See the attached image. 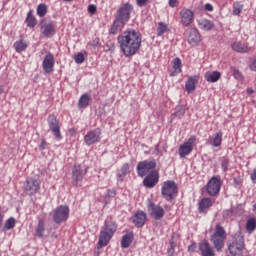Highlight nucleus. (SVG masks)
Wrapping results in <instances>:
<instances>
[{
	"label": "nucleus",
	"mask_w": 256,
	"mask_h": 256,
	"mask_svg": "<svg viewBox=\"0 0 256 256\" xmlns=\"http://www.w3.org/2000/svg\"><path fill=\"white\" fill-rule=\"evenodd\" d=\"M53 67H55V57L51 54V52L47 53L42 62V68L44 73H52Z\"/></svg>",
	"instance_id": "18"
},
{
	"label": "nucleus",
	"mask_w": 256,
	"mask_h": 256,
	"mask_svg": "<svg viewBox=\"0 0 256 256\" xmlns=\"http://www.w3.org/2000/svg\"><path fill=\"white\" fill-rule=\"evenodd\" d=\"M146 221H147V213H145L144 211H138L132 217V223L135 225V227H143Z\"/></svg>",
	"instance_id": "19"
},
{
	"label": "nucleus",
	"mask_w": 256,
	"mask_h": 256,
	"mask_svg": "<svg viewBox=\"0 0 256 256\" xmlns=\"http://www.w3.org/2000/svg\"><path fill=\"white\" fill-rule=\"evenodd\" d=\"M132 11H133V5L129 3L122 5L117 10L115 19L110 29V33L112 35H117V33H120V31H123V27H125V25H127L129 20L131 19Z\"/></svg>",
	"instance_id": "2"
},
{
	"label": "nucleus",
	"mask_w": 256,
	"mask_h": 256,
	"mask_svg": "<svg viewBox=\"0 0 256 256\" xmlns=\"http://www.w3.org/2000/svg\"><path fill=\"white\" fill-rule=\"evenodd\" d=\"M198 247L201 251L202 256H215V251H213V248H211V244H209L207 240L200 242Z\"/></svg>",
	"instance_id": "22"
},
{
	"label": "nucleus",
	"mask_w": 256,
	"mask_h": 256,
	"mask_svg": "<svg viewBox=\"0 0 256 256\" xmlns=\"http://www.w3.org/2000/svg\"><path fill=\"white\" fill-rule=\"evenodd\" d=\"M196 248L197 246L195 244H192L188 247V251H191L193 253V251H195Z\"/></svg>",
	"instance_id": "53"
},
{
	"label": "nucleus",
	"mask_w": 256,
	"mask_h": 256,
	"mask_svg": "<svg viewBox=\"0 0 256 256\" xmlns=\"http://www.w3.org/2000/svg\"><path fill=\"white\" fill-rule=\"evenodd\" d=\"M74 60H75V63H77L78 65H81V63L85 62V55L79 52L74 56Z\"/></svg>",
	"instance_id": "40"
},
{
	"label": "nucleus",
	"mask_w": 256,
	"mask_h": 256,
	"mask_svg": "<svg viewBox=\"0 0 256 256\" xmlns=\"http://www.w3.org/2000/svg\"><path fill=\"white\" fill-rule=\"evenodd\" d=\"M3 214L0 213V227L3 225Z\"/></svg>",
	"instance_id": "55"
},
{
	"label": "nucleus",
	"mask_w": 256,
	"mask_h": 256,
	"mask_svg": "<svg viewBox=\"0 0 256 256\" xmlns=\"http://www.w3.org/2000/svg\"><path fill=\"white\" fill-rule=\"evenodd\" d=\"M48 125L49 129L52 131L53 135L55 136V139L57 141H61V128L59 127V120L54 115H50L48 117Z\"/></svg>",
	"instance_id": "14"
},
{
	"label": "nucleus",
	"mask_w": 256,
	"mask_h": 256,
	"mask_svg": "<svg viewBox=\"0 0 256 256\" xmlns=\"http://www.w3.org/2000/svg\"><path fill=\"white\" fill-rule=\"evenodd\" d=\"M87 175V169H83L81 165H74L72 169V183L76 187H79L83 182V178Z\"/></svg>",
	"instance_id": "12"
},
{
	"label": "nucleus",
	"mask_w": 256,
	"mask_h": 256,
	"mask_svg": "<svg viewBox=\"0 0 256 256\" xmlns=\"http://www.w3.org/2000/svg\"><path fill=\"white\" fill-rule=\"evenodd\" d=\"M213 203L211 202V198H203L199 203V211L200 213H205L209 207H211Z\"/></svg>",
	"instance_id": "32"
},
{
	"label": "nucleus",
	"mask_w": 256,
	"mask_h": 256,
	"mask_svg": "<svg viewBox=\"0 0 256 256\" xmlns=\"http://www.w3.org/2000/svg\"><path fill=\"white\" fill-rule=\"evenodd\" d=\"M131 243H133V232L127 233L122 237V241H121L122 249L129 248L131 246Z\"/></svg>",
	"instance_id": "29"
},
{
	"label": "nucleus",
	"mask_w": 256,
	"mask_h": 256,
	"mask_svg": "<svg viewBox=\"0 0 256 256\" xmlns=\"http://www.w3.org/2000/svg\"><path fill=\"white\" fill-rule=\"evenodd\" d=\"M39 189H41V180L39 178H28L24 182L23 192L29 197L39 193Z\"/></svg>",
	"instance_id": "7"
},
{
	"label": "nucleus",
	"mask_w": 256,
	"mask_h": 256,
	"mask_svg": "<svg viewBox=\"0 0 256 256\" xmlns=\"http://www.w3.org/2000/svg\"><path fill=\"white\" fill-rule=\"evenodd\" d=\"M221 143H223V132H217L209 136L207 140V145L211 147H221Z\"/></svg>",
	"instance_id": "20"
},
{
	"label": "nucleus",
	"mask_w": 256,
	"mask_h": 256,
	"mask_svg": "<svg viewBox=\"0 0 256 256\" xmlns=\"http://www.w3.org/2000/svg\"><path fill=\"white\" fill-rule=\"evenodd\" d=\"M118 45L125 57H133L141 49L142 36L136 30L129 29L117 37Z\"/></svg>",
	"instance_id": "1"
},
{
	"label": "nucleus",
	"mask_w": 256,
	"mask_h": 256,
	"mask_svg": "<svg viewBox=\"0 0 256 256\" xmlns=\"http://www.w3.org/2000/svg\"><path fill=\"white\" fill-rule=\"evenodd\" d=\"M200 41L201 34H199V31L192 30L188 36V43H190V45H198Z\"/></svg>",
	"instance_id": "27"
},
{
	"label": "nucleus",
	"mask_w": 256,
	"mask_h": 256,
	"mask_svg": "<svg viewBox=\"0 0 256 256\" xmlns=\"http://www.w3.org/2000/svg\"><path fill=\"white\" fill-rule=\"evenodd\" d=\"M253 209H254V211L256 210V204L253 205Z\"/></svg>",
	"instance_id": "57"
},
{
	"label": "nucleus",
	"mask_w": 256,
	"mask_h": 256,
	"mask_svg": "<svg viewBox=\"0 0 256 256\" xmlns=\"http://www.w3.org/2000/svg\"><path fill=\"white\" fill-rule=\"evenodd\" d=\"M205 10L206 11H213V5H211L209 3L205 4Z\"/></svg>",
	"instance_id": "52"
},
{
	"label": "nucleus",
	"mask_w": 256,
	"mask_h": 256,
	"mask_svg": "<svg viewBox=\"0 0 256 256\" xmlns=\"http://www.w3.org/2000/svg\"><path fill=\"white\" fill-rule=\"evenodd\" d=\"M38 17H45L47 15V6L45 4H39L36 9Z\"/></svg>",
	"instance_id": "36"
},
{
	"label": "nucleus",
	"mask_w": 256,
	"mask_h": 256,
	"mask_svg": "<svg viewBox=\"0 0 256 256\" xmlns=\"http://www.w3.org/2000/svg\"><path fill=\"white\" fill-rule=\"evenodd\" d=\"M177 3H179V0H169L170 7H177Z\"/></svg>",
	"instance_id": "51"
},
{
	"label": "nucleus",
	"mask_w": 256,
	"mask_h": 256,
	"mask_svg": "<svg viewBox=\"0 0 256 256\" xmlns=\"http://www.w3.org/2000/svg\"><path fill=\"white\" fill-rule=\"evenodd\" d=\"M46 147H47V141H45V139H42V141L39 145L40 151H44V149H46Z\"/></svg>",
	"instance_id": "48"
},
{
	"label": "nucleus",
	"mask_w": 256,
	"mask_h": 256,
	"mask_svg": "<svg viewBox=\"0 0 256 256\" xmlns=\"http://www.w3.org/2000/svg\"><path fill=\"white\" fill-rule=\"evenodd\" d=\"M199 82V76H190L185 83V89L187 93H193L196 89V85Z\"/></svg>",
	"instance_id": "23"
},
{
	"label": "nucleus",
	"mask_w": 256,
	"mask_h": 256,
	"mask_svg": "<svg viewBox=\"0 0 256 256\" xmlns=\"http://www.w3.org/2000/svg\"><path fill=\"white\" fill-rule=\"evenodd\" d=\"M195 141V136H191L186 142L180 145L178 153L181 159H185L187 155H191L193 151V145H195Z\"/></svg>",
	"instance_id": "13"
},
{
	"label": "nucleus",
	"mask_w": 256,
	"mask_h": 256,
	"mask_svg": "<svg viewBox=\"0 0 256 256\" xmlns=\"http://www.w3.org/2000/svg\"><path fill=\"white\" fill-rule=\"evenodd\" d=\"M147 207L150 217L152 219H155V221H159L163 219V217H165V209H163V207H161L160 205H157L152 201H149Z\"/></svg>",
	"instance_id": "11"
},
{
	"label": "nucleus",
	"mask_w": 256,
	"mask_h": 256,
	"mask_svg": "<svg viewBox=\"0 0 256 256\" xmlns=\"http://www.w3.org/2000/svg\"><path fill=\"white\" fill-rule=\"evenodd\" d=\"M225 239H227V232L221 225H217L214 231V235L211 236V242L216 251L221 252L225 247Z\"/></svg>",
	"instance_id": "4"
},
{
	"label": "nucleus",
	"mask_w": 256,
	"mask_h": 256,
	"mask_svg": "<svg viewBox=\"0 0 256 256\" xmlns=\"http://www.w3.org/2000/svg\"><path fill=\"white\" fill-rule=\"evenodd\" d=\"M183 27H189L193 23L195 14L190 9L184 8L179 13Z\"/></svg>",
	"instance_id": "17"
},
{
	"label": "nucleus",
	"mask_w": 256,
	"mask_h": 256,
	"mask_svg": "<svg viewBox=\"0 0 256 256\" xmlns=\"http://www.w3.org/2000/svg\"><path fill=\"white\" fill-rule=\"evenodd\" d=\"M90 101H91V95L87 93L83 94L78 101L79 109H87V107H89Z\"/></svg>",
	"instance_id": "28"
},
{
	"label": "nucleus",
	"mask_w": 256,
	"mask_h": 256,
	"mask_svg": "<svg viewBox=\"0 0 256 256\" xmlns=\"http://www.w3.org/2000/svg\"><path fill=\"white\" fill-rule=\"evenodd\" d=\"M233 216V210L228 209L223 212V217H231Z\"/></svg>",
	"instance_id": "49"
},
{
	"label": "nucleus",
	"mask_w": 256,
	"mask_h": 256,
	"mask_svg": "<svg viewBox=\"0 0 256 256\" xmlns=\"http://www.w3.org/2000/svg\"><path fill=\"white\" fill-rule=\"evenodd\" d=\"M221 169L224 173H227V171H229V159L225 158L222 160Z\"/></svg>",
	"instance_id": "44"
},
{
	"label": "nucleus",
	"mask_w": 256,
	"mask_h": 256,
	"mask_svg": "<svg viewBox=\"0 0 256 256\" xmlns=\"http://www.w3.org/2000/svg\"><path fill=\"white\" fill-rule=\"evenodd\" d=\"M233 75H234L235 79H243V74H241V72L237 69L233 70Z\"/></svg>",
	"instance_id": "46"
},
{
	"label": "nucleus",
	"mask_w": 256,
	"mask_h": 256,
	"mask_svg": "<svg viewBox=\"0 0 256 256\" xmlns=\"http://www.w3.org/2000/svg\"><path fill=\"white\" fill-rule=\"evenodd\" d=\"M157 183H159V172L157 170H152L143 180L144 187L148 189H153Z\"/></svg>",
	"instance_id": "16"
},
{
	"label": "nucleus",
	"mask_w": 256,
	"mask_h": 256,
	"mask_svg": "<svg viewBox=\"0 0 256 256\" xmlns=\"http://www.w3.org/2000/svg\"><path fill=\"white\" fill-rule=\"evenodd\" d=\"M53 221L56 225H61L69 219V208L65 205H61L55 208L53 211Z\"/></svg>",
	"instance_id": "8"
},
{
	"label": "nucleus",
	"mask_w": 256,
	"mask_h": 256,
	"mask_svg": "<svg viewBox=\"0 0 256 256\" xmlns=\"http://www.w3.org/2000/svg\"><path fill=\"white\" fill-rule=\"evenodd\" d=\"M164 33H167V24L163 22L158 23V28H157V35L158 37H161Z\"/></svg>",
	"instance_id": "39"
},
{
	"label": "nucleus",
	"mask_w": 256,
	"mask_h": 256,
	"mask_svg": "<svg viewBox=\"0 0 256 256\" xmlns=\"http://www.w3.org/2000/svg\"><path fill=\"white\" fill-rule=\"evenodd\" d=\"M44 233H45V220L40 219L35 229V235L36 237H39V239H43Z\"/></svg>",
	"instance_id": "30"
},
{
	"label": "nucleus",
	"mask_w": 256,
	"mask_h": 256,
	"mask_svg": "<svg viewBox=\"0 0 256 256\" xmlns=\"http://www.w3.org/2000/svg\"><path fill=\"white\" fill-rule=\"evenodd\" d=\"M206 81H208V83H217V81L219 79H221V72L219 71H208L205 73L204 75Z\"/></svg>",
	"instance_id": "25"
},
{
	"label": "nucleus",
	"mask_w": 256,
	"mask_h": 256,
	"mask_svg": "<svg viewBox=\"0 0 256 256\" xmlns=\"http://www.w3.org/2000/svg\"><path fill=\"white\" fill-rule=\"evenodd\" d=\"M88 13H90V15H95V13H97V6H95V4H90L88 6Z\"/></svg>",
	"instance_id": "45"
},
{
	"label": "nucleus",
	"mask_w": 256,
	"mask_h": 256,
	"mask_svg": "<svg viewBox=\"0 0 256 256\" xmlns=\"http://www.w3.org/2000/svg\"><path fill=\"white\" fill-rule=\"evenodd\" d=\"M16 224H17V220H15V218L13 217L9 218L8 220H6L4 224V231H11V229H13Z\"/></svg>",
	"instance_id": "35"
},
{
	"label": "nucleus",
	"mask_w": 256,
	"mask_h": 256,
	"mask_svg": "<svg viewBox=\"0 0 256 256\" xmlns=\"http://www.w3.org/2000/svg\"><path fill=\"white\" fill-rule=\"evenodd\" d=\"M40 29L44 37H53L55 35V24L49 22L47 24H40Z\"/></svg>",
	"instance_id": "21"
},
{
	"label": "nucleus",
	"mask_w": 256,
	"mask_h": 256,
	"mask_svg": "<svg viewBox=\"0 0 256 256\" xmlns=\"http://www.w3.org/2000/svg\"><path fill=\"white\" fill-rule=\"evenodd\" d=\"M156 167H157V162L155 160H151V161L144 160L139 162L136 167L138 177H145V175L149 174Z\"/></svg>",
	"instance_id": "9"
},
{
	"label": "nucleus",
	"mask_w": 256,
	"mask_h": 256,
	"mask_svg": "<svg viewBox=\"0 0 256 256\" xmlns=\"http://www.w3.org/2000/svg\"><path fill=\"white\" fill-rule=\"evenodd\" d=\"M26 23H27V27H30V29H33V27L37 25V18L33 16V12L31 10L27 14Z\"/></svg>",
	"instance_id": "34"
},
{
	"label": "nucleus",
	"mask_w": 256,
	"mask_h": 256,
	"mask_svg": "<svg viewBox=\"0 0 256 256\" xmlns=\"http://www.w3.org/2000/svg\"><path fill=\"white\" fill-rule=\"evenodd\" d=\"M172 67L174 71L170 74V77H175L176 75H178V73H181V59L174 58L172 61Z\"/></svg>",
	"instance_id": "31"
},
{
	"label": "nucleus",
	"mask_w": 256,
	"mask_h": 256,
	"mask_svg": "<svg viewBox=\"0 0 256 256\" xmlns=\"http://www.w3.org/2000/svg\"><path fill=\"white\" fill-rule=\"evenodd\" d=\"M174 115H176V117H183V115H185V107L183 105H178Z\"/></svg>",
	"instance_id": "42"
},
{
	"label": "nucleus",
	"mask_w": 256,
	"mask_h": 256,
	"mask_svg": "<svg viewBox=\"0 0 256 256\" xmlns=\"http://www.w3.org/2000/svg\"><path fill=\"white\" fill-rule=\"evenodd\" d=\"M64 1H73V0H64Z\"/></svg>",
	"instance_id": "58"
},
{
	"label": "nucleus",
	"mask_w": 256,
	"mask_h": 256,
	"mask_svg": "<svg viewBox=\"0 0 256 256\" xmlns=\"http://www.w3.org/2000/svg\"><path fill=\"white\" fill-rule=\"evenodd\" d=\"M117 231V224L115 222L105 221L102 230L100 231L98 245L99 247H107L109 241L113 239V235Z\"/></svg>",
	"instance_id": "3"
},
{
	"label": "nucleus",
	"mask_w": 256,
	"mask_h": 256,
	"mask_svg": "<svg viewBox=\"0 0 256 256\" xmlns=\"http://www.w3.org/2000/svg\"><path fill=\"white\" fill-rule=\"evenodd\" d=\"M148 2L149 0H136V5H138V7H145Z\"/></svg>",
	"instance_id": "47"
},
{
	"label": "nucleus",
	"mask_w": 256,
	"mask_h": 256,
	"mask_svg": "<svg viewBox=\"0 0 256 256\" xmlns=\"http://www.w3.org/2000/svg\"><path fill=\"white\" fill-rule=\"evenodd\" d=\"M16 53H23L27 49V42L25 40H18L14 43Z\"/></svg>",
	"instance_id": "33"
},
{
	"label": "nucleus",
	"mask_w": 256,
	"mask_h": 256,
	"mask_svg": "<svg viewBox=\"0 0 256 256\" xmlns=\"http://www.w3.org/2000/svg\"><path fill=\"white\" fill-rule=\"evenodd\" d=\"M129 173H130V171H129V163L123 164V166L121 168V173L119 175L120 181H123V179H125V176L129 175Z\"/></svg>",
	"instance_id": "37"
},
{
	"label": "nucleus",
	"mask_w": 256,
	"mask_h": 256,
	"mask_svg": "<svg viewBox=\"0 0 256 256\" xmlns=\"http://www.w3.org/2000/svg\"><path fill=\"white\" fill-rule=\"evenodd\" d=\"M255 228H256V220H255V218L248 219L247 223H246V229L250 233H253V231H255Z\"/></svg>",
	"instance_id": "38"
},
{
	"label": "nucleus",
	"mask_w": 256,
	"mask_h": 256,
	"mask_svg": "<svg viewBox=\"0 0 256 256\" xmlns=\"http://www.w3.org/2000/svg\"><path fill=\"white\" fill-rule=\"evenodd\" d=\"M99 141H101V129L99 128L87 132L84 136L86 145H94V143H99Z\"/></svg>",
	"instance_id": "15"
},
{
	"label": "nucleus",
	"mask_w": 256,
	"mask_h": 256,
	"mask_svg": "<svg viewBox=\"0 0 256 256\" xmlns=\"http://www.w3.org/2000/svg\"><path fill=\"white\" fill-rule=\"evenodd\" d=\"M221 178L213 176L207 183L206 191L208 195L211 197H215V195H219V191H221L222 185Z\"/></svg>",
	"instance_id": "10"
},
{
	"label": "nucleus",
	"mask_w": 256,
	"mask_h": 256,
	"mask_svg": "<svg viewBox=\"0 0 256 256\" xmlns=\"http://www.w3.org/2000/svg\"><path fill=\"white\" fill-rule=\"evenodd\" d=\"M241 11H243V5H241V3L236 2L233 5V15H239V13H241Z\"/></svg>",
	"instance_id": "41"
},
{
	"label": "nucleus",
	"mask_w": 256,
	"mask_h": 256,
	"mask_svg": "<svg viewBox=\"0 0 256 256\" xmlns=\"http://www.w3.org/2000/svg\"><path fill=\"white\" fill-rule=\"evenodd\" d=\"M5 91V89L3 88V86H0V95L1 93H3Z\"/></svg>",
	"instance_id": "56"
},
{
	"label": "nucleus",
	"mask_w": 256,
	"mask_h": 256,
	"mask_svg": "<svg viewBox=\"0 0 256 256\" xmlns=\"http://www.w3.org/2000/svg\"><path fill=\"white\" fill-rule=\"evenodd\" d=\"M233 51H236V53H249L251 51V47H249V44L244 42H234L232 44Z\"/></svg>",
	"instance_id": "24"
},
{
	"label": "nucleus",
	"mask_w": 256,
	"mask_h": 256,
	"mask_svg": "<svg viewBox=\"0 0 256 256\" xmlns=\"http://www.w3.org/2000/svg\"><path fill=\"white\" fill-rule=\"evenodd\" d=\"M161 191L162 197L166 199V201H173V199L177 197V193H179L177 184L173 180L164 182Z\"/></svg>",
	"instance_id": "6"
},
{
	"label": "nucleus",
	"mask_w": 256,
	"mask_h": 256,
	"mask_svg": "<svg viewBox=\"0 0 256 256\" xmlns=\"http://www.w3.org/2000/svg\"><path fill=\"white\" fill-rule=\"evenodd\" d=\"M245 249V238L241 234H235L232 242L228 245L230 255L237 256L243 253Z\"/></svg>",
	"instance_id": "5"
},
{
	"label": "nucleus",
	"mask_w": 256,
	"mask_h": 256,
	"mask_svg": "<svg viewBox=\"0 0 256 256\" xmlns=\"http://www.w3.org/2000/svg\"><path fill=\"white\" fill-rule=\"evenodd\" d=\"M175 239H179V235H177V234L172 235V238L170 240V248L168 249V253H173L174 252Z\"/></svg>",
	"instance_id": "43"
},
{
	"label": "nucleus",
	"mask_w": 256,
	"mask_h": 256,
	"mask_svg": "<svg viewBox=\"0 0 256 256\" xmlns=\"http://www.w3.org/2000/svg\"><path fill=\"white\" fill-rule=\"evenodd\" d=\"M246 91L248 95H253V93H255V90H253V88H248Z\"/></svg>",
	"instance_id": "54"
},
{
	"label": "nucleus",
	"mask_w": 256,
	"mask_h": 256,
	"mask_svg": "<svg viewBox=\"0 0 256 256\" xmlns=\"http://www.w3.org/2000/svg\"><path fill=\"white\" fill-rule=\"evenodd\" d=\"M198 26L202 31H211L215 27V24L211 20L201 19L198 21Z\"/></svg>",
	"instance_id": "26"
},
{
	"label": "nucleus",
	"mask_w": 256,
	"mask_h": 256,
	"mask_svg": "<svg viewBox=\"0 0 256 256\" xmlns=\"http://www.w3.org/2000/svg\"><path fill=\"white\" fill-rule=\"evenodd\" d=\"M241 183H243V181L241 180V177L234 178V185H236V187L241 185Z\"/></svg>",
	"instance_id": "50"
}]
</instances>
